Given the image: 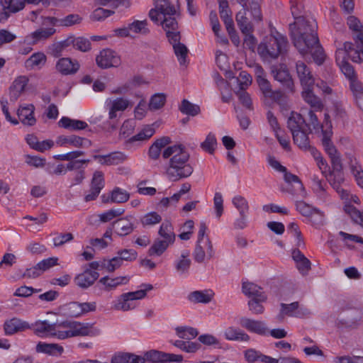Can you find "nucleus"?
Wrapping results in <instances>:
<instances>
[{
	"label": "nucleus",
	"instance_id": "f257e3e1",
	"mask_svg": "<svg viewBox=\"0 0 363 363\" xmlns=\"http://www.w3.org/2000/svg\"><path fill=\"white\" fill-rule=\"evenodd\" d=\"M162 155L164 159H169L165 171L169 179L177 182L192 174L194 168L189 162L190 155L182 145L167 147Z\"/></svg>",
	"mask_w": 363,
	"mask_h": 363
},
{
	"label": "nucleus",
	"instance_id": "f03ea898",
	"mask_svg": "<svg viewBox=\"0 0 363 363\" xmlns=\"http://www.w3.org/2000/svg\"><path fill=\"white\" fill-rule=\"evenodd\" d=\"M318 25L313 19L299 16L294 23L289 25V30L294 46L298 50H305L306 44L318 42Z\"/></svg>",
	"mask_w": 363,
	"mask_h": 363
},
{
	"label": "nucleus",
	"instance_id": "7ed1b4c3",
	"mask_svg": "<svg viewBox=\"0 0 363 363\" xmlns=\"http://www.w3.org/2000/svg\"><path fill=\"white\" fill-rule=\"evenodd\" d=\"M288 40L282 34L276 32L264 38L257 48V52L264 61L278 58L286 49Z\"/></svg>",
	"mask_w": 363,
	"mask_h": 363
},
{
	"label": "nucleus",
	"instance_id": "20e7f679",
	"mask_svg": "<svg viewBox=\"0 0 363 363\" xmlns=\"http://www.w3.org/2000/svg\"><path fill=\"white\" fill-rule=\"evenodd\" d=\"M206 223H201L198 233V240L194 252V260L199 263L203 262L206 256L208 259H211L213 256V245L209 238L206 235Z\"/></svg>",
	"mask_w": 363,
	"mask_h": 363
},
{
	"label": "nucleus",
	"instance_id": "39448f33",
	"mask_svg": "<svg viewBox=\"0 0 363 363\" xmlns=\"http://www.w3.org/2000/svg\"><path fill=\"white\" fill-rule=\"evenodd\" d=\"M143 289H140L133 292H128L121 295V300L115 306L117 310H123L124 311H129L135 308V306L130 303V301L141 299L146 296L147 291L152 289L151 284H145Z\"/></svg>",
	"mask_w": 363,
	"mask_h": 363
},
{
	"label": "nucleus",
	"instance_id": "423d86ee",
	"mask_svg": "<svg viewBox=\"0 0 363 363\" xmlns=\"http://www.w3.org/2000/svg\"><path fill=\"white\" fill-rule=\"evenodd\" d=\"M154 2L155 8L149 11V17L153 22L159 23L160 20H161V18H159L160 14L163 15V16L176 14V9L169 0H154Z\"/></svg>",
	"mask_w": 363,
	"mask_h": 363
},
{
	"label": "nucleus",
	"instance_id": "0eeeda50",
	"mask_svg": "<svg viewBox=\"0 0 363 363\" xmlns=\"http://www.w3.org/2000/svg\"><path fill=\"white\" fill-rule=\"evenodd\" d=\"M96 65L102 69L118 67L121 64L120 57L111 49H104L96 57Z\"/></svg>",
	"mask_w": 363,
	"mask_h": 363
},
{
	"label": "nucleus",
	"instance_id": "6e6552de",
	"mask_svg": "<svg viewBox=\"0 0 363 363\" xmlns=\"http://www.w3.org/2000/svg\"><path fill=\"white\" fill-rule=\"evenodd\" d=\"M143 357L145 358V362L148 360L152 363H179L183 359L182 355L162 352L157 350L147 352Z\"/></svg>",
	"mask_w": 363,
	"mask_h": 363
},
{
	"label": "nucleus",
	"instance_id": "1a4fd4ad",
	"mask_svg": "<svg viewBox=\"0 0 363 363\" xmlns=\"http://www.w3.org/2000/svg\"><path fill=\"white\" fill-rule=\"evenodd\" d=\"M297 211L303 216L311 218V221L315 225H322L324 214L318 208L303 201H298L296 203Z\"/></svg>",
	"mask_w": 363,
	"mask_h": 363
},
{
	"label": "nucleus",
	"instance_id": "9d476101",
	"mask_svg": "<svg viewBox=\"0 0 363 363\" xmlns=\"http://www.w3.org/2000/svg\"><path fill=\"white\" fill-rule=\"evenodd\" d=\"M112 227L119 236L130 235L135 228V218L131 216L120 218L112 223Z\"/></svg>",
	"mask_w": 363,
	"mask_h": 363
},
{
	"label": "nucleus",
	"instance_id": "9b49d317",
	"mask_svg": "<svg viewBox=\"0 0 363 363\" xmlns=\"http://www.w3.org/2000/svg\"><path fill=\"white\" fill-rule=\"evenodd\" d=\"M296 71L302 88L314 86L315 78L305 62L302 61L296 62Z\"/></svg>",
	"mask_w": 363,
	"mask_h": 363
},
{
	"label": "nucleus",
	"instance_id": "f8f14e48",
	"mask_svg": "<svg viewBox=\"0 0 363 363\" xmlns=\"http://www.w3.org/2000/svg\"><path fill=\"white\" fill-rule=\"evenodd\" d=\"M271 72L275 80L280 82L282 86L291 92L294 91V84L289 71L286 68L272 66Z\"/></svg>",
	"mask_w": 363,
	"mask_h": 363
},
{
	"label": "nucleus",
	"instance_id": "ddd939ff",
	"mask_svg": "<svg viewBox=\"0 0 363 363\" xmlns=\"http://www.w3.org/2000/svg\"><path fill=\"white\" fill-rule=\"evenodd\" d=\"M240 325L248 331L260 335H266L268 331V328L264 322L248 318H241Z\"/></svg>",
	"mask_w": 363,
	"mask_h": 363
},
{
	"label": "nucleus",
	"instance_id": "4468645a",
	"mask_svg": "<svg viewBox=\"0 0 363 363\" xmlns=\"http://www.w3.org/2000/svg\"><path fill=\"white\" fill-rule=\"evenodd\" d=\"M99 277L98 272L90 269H85L82 273L76 276L74 283L82 289H87L94 284Z\"/></svg>",
	"mask_w": 363,
	"mask_h": 363
},
{
	"label": "nucleus",
	"instance_id": "2eb2a0df",
	"mask_svg": "<svg viewBox=\"0 0 363 363\" xmlns=\"http://www.w3.org/2000/svg\"><path fill=\"white\" fill-rule=\"evenodd\" d=\"M169 42L172 45L174 53L181 65H185L188 54V49L184 44L180 43L181 34H174L170 37Z\"/></svg>",
	"mask_w": 363,
	"mask_h": 363
},
{
	"label": "nucleus",
	"instance_id": "dca6fc26",
	"mask_svg": "<svg viewBox=\"0 0 363 363\" xmlns=\"http://www.w3.org/2000/svg\"><path fill=\"white\" fill-rule=\"evenodd\" d=\"M306 46H307V48H305V50H298V52L302 55L310 53L315 62L318 65H321L325 59V55L323 48L320 45L319 40L318 39V42L315 43L306 44Z\"/></svg>",
	"mask_w": 363,
	"mask_h": 363
},
{
	"label": "nucleus",
	"instance_id": "f3484780",
	"mask_svg": "<svg viewBox=\"0 0 363 363\" xmlns=\"http://www.w3.org/2000/svg\"><path fill=\"white\" fill-rule=\"evenodd\" d=\"M35 106L33 104H28L26 106H20L17 115L19 121L26 125L32 126L36 123V119L34 117Z\"/></svg>",
	"mask_w": 363,
	"mask_h": 363
},
{
	"label": "nucleus",
	"instance_id": "a211bd4d",
	"mask_svg": "<svg viewBox=\"0 0 363 363\" xmlns=\"http://www.w3.org/2000/svg\"><path fill=\"white\" fill-rule=\"evenodd\" d=\"M28 79L25 76L18 77L9 87V96L11 102L18 100L20 96L25 90V87L28 84Z\"/></svg>",
	"mask_w": 363,
	"mask_h": 363
},
{
	"label": "nucleus",
	"instance_id": "6ab92c4d",
	"mask_svg": "<svg viewBox=\"0 0 363 363\" xmlns=\"http://www.w3.org/2000/svg\"><path fill=\"white\" fill-rule=\"evenodd\" d=\"M106 104L108 109V118L110 120H113L117 117V112L125 111L130 102L123 98H117L113 100H108Z\"/></svg>",
	"mask_w": 363,
	"mask_h": 363
},
{
	"label": "nucleus",
	"instance_id": "aec40b11",
	"mask_svg": "<svg viewBox=\"0 0 363 363\" xmlns=\"http://www.w3.org/2000/svg\"><path fill=\"white\" fill-rule=\"evenodd\" d=\"M29 328L30 326L28 323L16 318L6 320L4 324V330L6 335H11L18 332L24 331Z\"/></svg>",
	"mask_w": 363,
	"mask_h": 363
},
{
	"label": "nucleus",
	"instance_id": "412c9836",
	"mask_svg": "<svg viewBox=\"0 0 363 363\" xmlns=\"http://www.w3.org/2000/svg\"><path fill=\"white\" fill-rule=\"evenodd\" d=\"M56 69L62 74H73L79 69V64L76 60L72 61L70 58L63 57L57 61Z\"/></svg>",
	"mask_w": 363,
	"mask_h": 363
},
{
	"label": "nucleus",
	"instance_id": "4be33fe9",
	"mask_svg": "<svg viewBox=\"0 0 363 363\" xmlns=\"http://www.w3.org/2000/svg\"><path fill=\"white\" fill-rule=\"evenodd\" d=\"M91 325L77 321H70L69 330L65 332V336H86L91 332Z\"/></svg>",
	"mask_w": 363,
	"mask_h": 363
},
{
	"label": "nucleus",
	"instance_id": "5701e85b",
	"mask_svg": "<svg viewBox=\"0 0 363 363\" xmlns=\"http://www.w3.org/2000/svg\"><path fill=\"white\" fill-rule=\"evenodd\" d=\"M313 87L303 88L301 96L303 100L315 111H321L323 104L320 99L315 96L313 91Z\"/></svg>",
	"mask_w": 363,
	"mask_h": 363
},
{
	"label": "nucleus",
	"instance_id": "b1692460",
	"mask_svg": "<svg viewBox=\"0 0 363 363\" xmlns=\"http://www.w3.org/2000/svg\"><path fill=\"white\" fill-rule=\"evenodd\" d=\"M242 292L246 296L252 297V298H256V300H267V296L264 294L262 289L252 282H244L242 284Z\"/></svg>",
	"mask_w": 363,
	"mask_h": 363
},
{
	"label": "nucleus",
	"instance_id": "393cba45",
	"mask_svg": "<svg viewBox=\"0 0 363 363\" xmlns=\"http://www.w3.org/2000/svg\"><path fill=\"white\" fill-rule=\"evenodd\" d=\"M214 292L211 290L194 291L188 296V299L194 303H208L214 297Z\"/></svg>",
	"mask_w": 363,
	"mask_h": 363
},
{
	"label": "nucleus",
	"instance_id": "a878e982",
	"mask_svg": "<svg viewBox=\"0 0 363 363\" xmlns=\"http://www.w3.org/2000/svg\"><path fill=\"white\" fill-rule=\"evenodd\" d=\"M292 258L296 263L298 271L305 275L311 269V262L305 255L298 249L292 251Z\"/></svg>",
	"mask_w": 363,
	"mask_h": 363
},
{
	"label": "nucleus",
	"instance_id": "bb28decb",
	"mask_svg": "<svg viewBox=\"0 0 363 363\" xmlns=\"http://www.w3.org/2000/svg\"><path fill=\"white\" fill-rule=\"evenodd\" d=\"M155 128L152 125H147L136 135L125 140V145H133L136 142H143L150 139L155 133Z\"/></svg>",
	"mask_w": 363,
	"mask_h": 363
},
{
	"label": "nucleus",
	"instance_id": "cd10ccee",
	"mask_svg": "<svg viewBox=\"0 0 363 363\" xmlns=\"http://www.w3.org/2000/svg\"><path fill=\"white\" fill-rule=\"evenodd\" d=\"M160 24L162 26L163 29L166 31V35L168 40L170 37L174 34L180 33L178 30V23L175 17L172 16H163L162 21H159Z\"/></svg>",
	"mask_w": 363,
	"mask_h": 363
},
{
	"label": "nucleus",
	"instance_id": "c85d7f7f",
	"mask_svg": "<svg viewBox=\"0 0 363 363\" xmlns=\"http://www.w3.org/2000/svg\"><path fill=\"white\" fill-rule=\"evenodd\" d=\"M86 142L89 145L91 144V141L86 140L84 138L72 135L69 136L60 135L57 138L56 143L60 146H65L66 145L69 144L75 147H82L84 143Z\"/></svg>",
	"mask_w": 363,
	"mask_h": 363
},
{
	"label": "nucleus",
	"instance_id": "c756f323",
	"mask_svg": "<svg viewBox=\"0 0 363 363\" xmlns=\"http://www.w3.org/2000/svg\"><path fill=\"white\" fill-rule=\"evenodd\" d=\"M60 127L70 130H81L88 128V124L83 121L62 117L58 122Z\"/></svg>",
	"mask_w": 363,
	"mask_h": 363
},
{
	"label": "nucleus",
	"instance_id": "7c9ffc66",
	"mask_svg": "<svg viewBox=\"0 0 363 363\" xmlns=\"http://www.w3.org/2000/svg\"><path fill=\"white\" fill-rule=\"evenodd\" d=\"M111 363H145V358L128 352H119L111 359Z\"/></svg>",
	"mask_w": 363,
	"mask_h": 363
},
{
	"label": "nucleus",
	"instance_id": "2f4dec72",
	"mask_svg": "<svg viewBox=\"0 0 363 363\" xmlns=\"http://www.w3.org/2000/svg\"><path fill=\"white\" fill-rule=\"evenodd\" d=\"M128 281L127 277H118L115 278H110L108 277H104L99 279V283L104 286L106 291H111L116 289L121 284H126Z\"/></svg>",
	"mask_w": 363,
	"mask_h": 363
},
{
	"label": "nucleus",
	"instance_id": "473e14b6",
	"mask_svg": "<svg viewBox=\"0 0 363 363\" xmlns=\"http://www.w3.org/2000/svg\"><path fill=\"white\" fill-rule=\"evenodd\" d=\"M246 7H243V10L240 11L235 17L237 24L243 34L251 33L252 30V25L246 16Z\"/></svg>",
	"mask_w": 363,
	"mask_h": 363
},
{
	"label": "nucleus",
	"instance_id": "72a5a7b5",
	"mask_svg": "<svg viewBox=\"0 0 363 363\" xmlns=\"http://www.w3.org/2000/svg\"><path fill=\"white\" fill-rule=\"evenodd\" d=\"M225 338L228 340H239L247 342L250 336L240 329L233 327L228 328L224 332Z\"/></svg>",
	"mask_w": 363,
	"mask_h": 363
},
{
	"label": "nucleus",
	"instance_id": "f704fd0d",
	"mask_svg": "<svg viewBox=\"0 0 363 363\" xmlns=\"http://www.w3.org/2000/svg\"><path fill=\"white\" fill-rule=\"evenodd\" d=\"M129 197L130 194L126 191L117 187L112 191L110 198L105 199L103 196L102 199L104 203H124L129 199Z\"/></svg>",
	"mask_w": 363,
	"mask_h": 363
},
{
	"label": "nucleus",
	"instance_id": "c9c22d12",
	"mask_svg": "<svg viewBox=\"0 0 363 363\" xmlns=\"http://www.w3.org/2000/svg\"><path fill=\"white\" fill-rule=\"evenodd\" d=\"M158 234L161 238H162V240H164L171 244H173L175 240V234L173 232L172 223L168 220H165L162 223L159 229Z\"/></svg>",
	"mask_w": 363,
	"mask_h": 363
},
{
	"label": "nucleus",
	"instance_id": "e433bc0d",
	"mask_svg": "<svg viewBox=\"0 0 363 363\" xmlns=\"http://www.w3.org/2000/svg\"><path fill=\"white\" fill-rule=\"evenodd\" d=\"M325 177L328 181L330 183L334 189L338 193L342 194L343 197L345 191L341 188V184L344 182V176L342 172H330L329 175L325 174Z\"/></svg>",
	"mask_w": 363,
	"mask_h": 363
},
{
	"label": "nucleus",
	"instance_id": "4c0bfd02",
	"mask_svg": "<svg viewBox=\"0 0 363 363\" xmlns=\"http://www.w3.org/2000/svg\"><path fill=\"white\" fill-rule=\"evenodd\" d=\"M305 123L306 120L303 118L301 114L292 113L291 116L288 119L287 126L291 133H294L299 130H302Z\"/></svg>",
	"mask_w": 363,
	"mask_h": 363
},
{
	"label": "nucleus",
	"instance_id": "58836bf2",
	"mask_svg": "<svg viewBox=\"0 0 363 363\" xmlns=\"http://www.w3.org/2000/svg\"><path fill=\"white\" fill-rule=\"evenodd\" d=\"M170 245L172 244L164 240L157 238L148 250V255L150 256H161Z\"/></svg>",
	"mask_w": 363,
	"mask_h": 363
},
{
	"label": "nucleus",
	"instance_id": "ea45409f",
	"mask_svg": "<svg viewBox=\"0 0 363 363\" xmlns=\"http://www.w3.org/2000/svg\"><path fill=\"white\" fill-rule=\"evenodd\" d=\"M281 310L278 315L277 316L279 322H282L284 317L287 316H294L296 311L298 310L299 307V303L298 301L293 302L290 304L281 303Z\"/></svg>",
	"mask_w": 363,
	"mask_h": 363
},
{
	"label": "nucleus",
	"instance_id": "a19ab883",
	"mask_svg": "<svg viewBox=\"0 0 363 363\" xmlns=\"http://www.w3.org/2000/svg\"><path fill=\"white\" fill-rule=\"evenodd\" d=\"M36 350L50 355H57L63 352V347L57 344L39 342L36 346Z\"/></svg>",
	"mask_w": 363,
	"mask_h": 363
},
{
	"label": "nucleus",
	"instance_id": "79ce46f5",
	"mask_svg": "<svg viewBox=\"0 0 363 363\" xmlns=\"http://www.w3.org/2000/svg\"><path fill=\"white\" fill-rule=\"evenodd\" d=\"M46 56L43 52L33 54L26 61V67L30 69L40 68L45 64Z\"/></svg>",
	"mask_w": 363,
	"mask_h": 363
},
{
	"label": "nucleus",
	"instance_id": "37998d69",
	"mask_svg": "<svg viewBox=\"0 0 363 363\" xmlns=\"http://www.w3.org/2000/svg\"><path fill=\"white\" fill-rule=\"evenodd\" d=\"M292 135L294 143L301 149L307 150L310 148L308 136L303 129L294 132L292 133Z\"/></svg>",
	"mask_w": 363,
	"mask_h": 363
},
{
	"label": "nucleus",
	"instance_id": "c03bdc74",
	"mask_svg": "<svg viewBox=\"0 0 363 363\" xmlns=\"http://www.w3.org/2000/svg\"><path fill=\"white\" fill-rule=\"evenodd\" d=\"M52 325L53 336L61 340L69 337V336H65V332L69 330L70 321L55 323Z\"/></svg>",
	"mask_w": 363,
	"mask_h": 363
},
{
	"label": "nucleus",
	"instance_id": "a18cd8bd",
	"mask_svg": "<svg viewBox=\"0 0 363 363\" xmlns=\"http://www.w3.org/2000/svg\"><path fill=\"white\" fill-rule=\"evenodd\" d=\"M189 256V252H184L182 254L180 258L175 262V268L178 272L184 274L188 272L191 263Z\"/></svg>",
	"mask_w": 363,
	"mask_h": 363
},
{
	"label": "nucleus",
	"instance_id": "49530a36",
	"mask_svg": "<svg viewBox=\"0 0 363 363\" xmlns=\"http://www.w3.org/2000/svg\"><path fill=\"white\" fill-rule=\"evenodd\" d=\"M135 125V121L133 119L125 121L120 128L119 138L125 139L130 136L134 133Z\"/></svg>",
	"mask_w": 363,
	"mask_h": 363
},
{
	"label": "nucleus",
	"instance_id": "de8ad7c7",
	"mask_svg": "<svg viewBox=\"0 0 363 363\" xmlns=\"http://www.w3.org/2000/svg\"><path fill=\"white\" fill-rule=\"evenodd\" d=\"M26 0H0L3 6L12 13H16L25 7Z\"/></svg>",
	"mask_w": 363,
	"mask_h": 363
},
{
	"label": "nucleus",
	"instance_id": "09e8293b",
	"mask_svg": "<svg viewBox=\"0 0 363 363\" xmlns=\"http://www.w3.org/2000/svg\"><path fill=\"white\" fill-rule=\"evenodd\" d=\"M177 335L185 340H191L196 337L199 333L196 329L191 327L181 326L176 328Z\"/></svg>",
	"mask_w": 363,
	"mask_h": 363
},
{
	"label": "nucleus",
	"instance_id": "8fccbe9b",
	"mask_svg": "<svg viewBox=\"0 0 363 363\" xmlns=\"http://www.w3.org/2000/svg\"><path fill=\"white\" fill-rule=\"evenodd\" d=\"M166 102V95L164 94H155L150 101L149 108L151 111H156L164 106Z\"/></svg>",
	"mask_w": 363,
	"mask_h": 363
},
{
	"label": "nucleus",
	"instance_id": "3c124183",
	"mask_svg": "<svg viewBox=\"0 0 363 363\" xmlns=\"http://www.w3.org/2000/svg\"><path fill=\"white\" fill-rule=\"evenodd\" d=\"M217 145V140L213 134L208 133L206 140L201 143V147L209 154H213Z\"/></svg>",
	"mask_w": 363,
	"mask_h": 363
},
{
	"label": "nucleus",
	"instance_id": "603ef678",
	"mask_svg": "<svg viewBox=\"0 0 363 363\" xmlns=\"http://www.w3.org/2000/svg\"><path fill=\"white\" fill-rule=\"evenodd\" d=\"M179 110L183 113L194 116L199 113L200 108L198 105L193 104L188 100L184 99L182 101Z\"/></svg>",
	"mask_w": 363,
	"mask_h": 363
},
{
	"label": "nucleus",
	"instance_id": "864d4df0",
	"mask_svg": "<svg viewBox=\"0 0 363 363\" xmlns=\"http://www.w3.org/2000/svg\"><path fill=\"white\" fill-rule=\"evenodd\" d=\"M233 204L238 210L240 215L247 214L249 211L247 201L242 196H236L233 199Z\"/></svg>",
	"mask_w": 363,
	"mask_h": 363
},
{
	"label": "nucleus",
	"instance_id": "5fc2aeb1",
	"mask_svg": "<svg viewBox=\"0 0 363 363\" xmlns=\"http://www.w3.org/2000/svg\"><path fill=\"white\" fill-rule=\"evenodd\" d=\"M129 28L135 33L147 35L150 33V30L147 28V20L135 21L132 23L129 24Z\"/></svg>",
	"mask_w": 363,
	"mask_h": 363
},
{
	"label": "nucleus",
	"instance_id": "6e6d98bb",
	"mask_svg": "<svg viewBox=\"0 0 363 363\" xmlns=\"http://www.w3.org/2000/svg\"><path fill=\"white\" fill-rule=\"evenodd\" d=\"M306 120V123L304 125L311 130V127L314 130H318L320 128L323 129V125L320 124L318 121V118L317 115L313 112V111H308V118ZM323 130H322L323 131Z\"/></svg>",
	"mask_w": 363,
	"mask_h": 363
},
{
	"label": "nucleus",
	"instance_id": "4d7b16f0",
	"mask_svg": "<svg viewBox=\"0 0 363 363\" xmlns=\"http://www.w3.org/2000/svg\"><path fill=\"white\" fill-rule=\"evenodd\" d=\"M350 169L352 174L355 177L357 184L363 188V169L362 167L356 160L354 162L351 161Z\"/></svg>",
	"mask_w": 363,
	"mask_h": 363
},
{
	"label": "nucleus",
	"instance_id": "13d9d810",
	"mask_svg": "<svg viewBox=\"0 0 363 363\" xmlns=\"http://www.w3.org/2000/svg\"><path fill=\"white\" fill-rule=\"evenodd\" d=\"M162 220V217L156 212L148 213L140 220L143 226L153 225L159 223Z\"/></svg>",
	"mask_w": 363,
	"mask_h": 363
},
{
	"label": "nucleus",
	"instance_id": "bf43d9fd",
	"mask_svg": "<svg viewBox=\"0 0 363 363\" xmlns=\"http://www.w3.org/2000/svg\"><path fill=\"white\" fill-rule=\"evenodd\" d=\"M104 186V174L101 171H96L94 173L91 182V188L101 192Z\"/></svg>",
	"mask_w": 363,
	"mask_h": 363
},
{
	"label": "nucleus",
	"instance_id": "052dcab7",
	"mask_svg": "<svg viewBox=\"0 0 363 363\" xmlns=\"http://www.w3.org/2000/svg\"><path fill=\"white\" fill-rule=\"evenodd\" d=\"M106 165H117L127 159V156L121 152H112L107 155Z\"/></svg>",
	"mask_w": 363,
	"mask_h": 363
},
{
	"label": "nucleus",
	"instance_id": "680f3d73",
	"mask_svg": "<svg viewBox=\"0 0 363 363\" xmlns=\"http://www.w3.org/2000/svg\"><path fill=\"white\" fill-rule=\"evenodd\" d=\"M323 134L322 144L329 157L337 153L336 147L331 142L330 137L326 133V131L323 130Z\"/></svg>",
	"mask_w": 363,
	"mask_h": 363
},
{
	"label": "nucleus",
	"instance_id": "e2e57ef3",
	"mask_svg": "<svg viewBox=\"0 0 363 363\" xmlns=\"http://www.w3.org/2000/svg\"><path fill=\"white\" fill-rule=\"evenodd\" d=\"M55 31L53 28H40L33 32L32 36L35 40H45L52 35Z\"/></svg>",
	"mask_w": 363,
	"mask_h": 363
},
{
	"label": "nucleus",
	"instance_id": "0e129e2a",
	"mask_svg": "<svg viewBox=\"0 0 363 363\" xmlns=\"http://www.w3.org/2000/svg\"><path fill=\"white\" fill-rule=\"evenodd\" d=\"M74 44H73V48L80 50L82 52H87L91 49V43L90 41L83 37H74Z\"/></svg>",
	"mask_w": 363,
	"mask_h": 363
},
{
	"label": "nucleus",
	"instance_id": "69168bd1",
	"mask_svg": "<svg viewBox=\"0 0 363 363\" xmlns=\"http://www.w3.org/2000/svg\"><path fill=\"white\" fill-rule=\"evenodd\" d=\"M62 27H69L79 24L82 21V17L77 13H71L62 18Z\"/></svg>",
	"mask_w": 363,
	"mask_h": 363
},
{
	"label": "nucleus",
	"instance_id": "338daca9",
	"mask_svg": "<svg viewBox=\"0 0 363 363\" xmlns=\"http://www.w3.org/2000/svg\"><path fill=\"white\" fill-rule=\"evenodd\" d=\"M335 363H363V356H337L334 358Z\"/></svg>",
	"mask_w": 363,
	"mask_h": 363
},
{
	"label": "nucleus",
	"instance_id": "774afa93",
	"mask_svg": "<svg viewBox=\"0 0 363 363\" xmlns=\"http://www.w3.org/2000/svg\"><path fill=\"white\" fill-rule=\"evenodd\" d=\"M347 213L354 223L363 227V211H359L355 207L349 206L347 208Z\"/></svg>",
	"mask_w": 363,
	"mask_h": 363
}]
</instances>
